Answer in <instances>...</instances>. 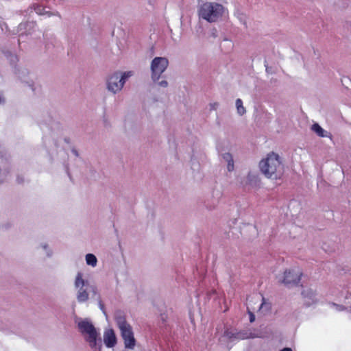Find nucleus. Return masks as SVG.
<instances>
[{
    "instance_id": "obj_1",
    "label": "nucleus",
    "mask_w": 351,
    "mask_h": 351,
    "mask_svg": "<svg viewBox=\"0 0 351 351\" xmlns=\"http://www.w3.org/2000/svg\"><path fill=\"white\" fill-rule=\"evenodd\" d=\"M262 173L268 178H279L284 172V160L278 153L271 152L259 162Z\"/></svg>"
},
{
    "instance_id": "obj_2",
    "label": "nucleus",
    "mask_w": 351,
    "mask_h": 351,
    "mask_svg": "<svg viewBox=\"0 0 351 351\" xmlns=\"http://www.w3.org/2000/svg\"><path fill=\"white\" fill-rule=\"evenodd\" d=\"M169 60L166 57H155L150 62V77L152 82L159 88H167L169 82L162 79V75L169 66Z\"/></svg>"
},
{
    "instance_id": "obj_3",
    "label": "nucleus",
    "mask_w": 351,
    "mask_h": 351,
    "mask_svg": "<svg viewBox=\"0 0 351 351\" xmlns=\"http://www.w3.org/2000/svg\"><path fill=\"white\" fill-rule=\"evenodd\" d=\"M224 12L225 9L222 5L217 2H205L199 6L198 14L199 18L213 23L218 21Z\"/></svg>"
},
{
    "instance_id": "obj_4",
    "label": "nucleus",
    "mask_w": 351,
    "mask_h": 351,
    "mask_svg": "<svg viewBox=\"0 0 351 351\" xmlns=\"http://www.w3.org/2000/svg\"><path fill=\"white\" fill-rule=\"evenodd\" d=\"M301 271L298 268H288L280 271L276 275L278 283L285 286H293L299 283L301 278Z\"/></svg>"
},
{
    "instance_id": "obj_5",
    "label": "nucleus",
    "mask_w": 351,
    "mask_h": 351,
    "mask_svg": "<svg viewBox=\"0 0 351 351\" xmlns=\"http://www.w3.org/2000/svg\"><path fill=\"white\" fill-rule=\"evenodd\" d=\"M115 321L118 325L121 335L124 339L125 348H132V330L129 324L126 322L125 316L123 313L116 312L114 315Z\"/></svg>"
},
{
    "instance_id": "obj_6",
    "label": "nucleus",
    "mask_w": 351,
    "mask_h": 351,
    "mask_svg": "<svg viewBox=\"0 0 351 351\" xmlns=\"http://www.w3.org/2000/svg\"><path fill=\"white\" fill-rule=\"evenodd\" d=\"M132 75L131 71L121 73L115 72L112 74L107 80V88L108 90L116 93L120 91L127 79Z\"/></svg>"
},
{
    "instance_id": "obj_7",
    "label": "nucleus",
    "mask_w": 351,
    "mask_h": 351,
    "mask_svg": "<svg viewBox=\"0 0 351 351\" xmlns=\"http://www.w3.org/2000/svg\"><path fill=\"white\" fill-rule=\"evenodd\" d=\"M78 328L82 334L88 335L86 340L91 348H95L98 334L94 326L88 321H82L78 323Z\"/></svg>"
},
{
    "instance_id": "obj_8",
    "label": "nucleus",
    "mask_w": 351,
    "mask_h": 351,
    "mask_svg": "<svg viewBox=\"0 0 351 351\" xmlns=\"http://www.w3.org/2000/svg\"><path fill=\"white\" fill-rule=\"evenodd\" d=\"M225 336L230 339H246L261 337L258 333L252 332V331H243L235 333L229 330L225 332Z\"/></svg>"
},
{
    "instance_id": "obj_9",
    "label": "nucleus",
    "mask_w": 351,
    "mask_h": 351,
    "mask_svg": "<svg viewBox=\"0 0 351 351\" xmlns=\"http://www.w3.org/2000/svg\"><path fill=\"white\" fill-rule=\"evenodd\" d=\"M104 341L108 348H112L117 343V338L114 332L112 329L105 331L104 335Z\"/></svg>"
},
{
    "instance_id": "obj_10",
    "label": "nucleus",
    "mask_w": 351,
    "mask_h": 351,
    "mask_svg": "<svg viewBox=\"0 0 351 351\" xmlns=\"http://www.w3.org/2000/svg\"><path fill=\"white\" fill-rule=\"evenodd\" d=\"M254 302H257L258 303L261 302V304H258L257 307L258 311L263 310L265 306H267V308H269V305L264 302V298L257 295L256 297L252 298L250 300H248L247 309L249 311L250 309L253 311L256 310V308L252 305Z\"/></svg>"
},
{
    "instance_id": "obj_11",
    "label": "nucleus",
    "mask_w": 351,
    "mask_h": 351,
    "mask_svg": "<svg viewBox=\"0 0 351 351\" xmlns=\"http://www.w3.org/2000/svg\"><path fill=\"white\" fill-rule=\"evenodd\" d=\"M221 158L226 163L228 171L232 172L234 170V162L232 154L225 152L221 154Z\"/></svg>"
},
{
    "instance_id": "obj_12",
    "label": "nucleus",
    "mask_w": 351,
    "mask_h": 351,
    "mask_svg": "<svg viewBox=\"0 0 351 351\" xmlns=\"http://www.w3.org/2000/svg\"><path fill=\"white\" fill-rule=\"evenodd\" d=\"M311 130L320 137H329L330 134L324 130L318 123H314L311 126Z\"/></svg>"
},
{
    "instance_id": "obj_13",
    "label": "nucleus",
    "mask_w": 351,
    "mask_h": 351,
    "mask_svg": "<svg viewBox=\"0 0 351 351\" xmlns=\"http://www.w3.org/2000/svg\"><path fill=\"white\" fill-rule=\"evenodd\" d=\"M235 107L237 109V113L239 116H243L247 112L245 107L243 106V101L241 99H236Z\"/></svg>"
},
{
    "instance_id": "obj_14",
    "label": "nucleus",
    "mask_w": 351,
    "mask_h": 351,
    "mask_svg": "<svg viewBox=\"0 0 351 351\" xmlns=\"http://www.w3.org/2000/svg\"><path fill=\"white\" fill-rule=\"evenodd\" d=\"M77 299L79 302H84L88 300V293L86 290L84 289L82 287H80L77 295Z\"/></svg>"
},
{
    "instance_id": "obj_15",
    "label": "nucleus",
    "mask_w": 351,
    "mask_h": 351,
    "mask_svg": "<svg viewBox=\"0 0 351 351\" xmlns=\"http://www.w3.org/2000/svg\"><path fill=\"white\" fill-rule=\"evenodd\" d=\"M258 177L256 173L250 171L246 177V182L249 184H254L258 182Z\"/></svg>"
},
{
    "instance_id": "obj_16",
    "label": "nucleus",
    "mask_w": 351,
    "mask_h": 351,
    "mask_svg": "<svg viewBox=\"0 0 351 351\" xmlns=\"http://www.w3.org/2000/svg\"><path fill=\"white\" fill-rule=\"evenodd\" d=\"M86 261L88 265L95 267L97 265V260L94 254H88L86 256Z\"/></svg>"
},
{
    "instance_id": "obj_17",
    "label": "nucleus",
    "mask_w": 351,
    "mask_h": 351,
    "mask_svg": "<svg viewBox=\"0 0 351 351\" xmlns=\"http://www.w3.org/2000/svg\"><path fill=\"white\" fill-rule=\"evenodd\" d=\"M85 285V281L82 278V275L80 273H78L75 282V285L76 287H82Z\"/></svg>"
},
{
    "instance_id": "obj_18",
    "label": "nucleus",
    "mask_w": 351,
    "mask_h": 351,
    "mask_svg": "<svg viewBox=\"0 0 351 351\" xmlns=\"http://www.w3.org/2000/svg\"><path fill=\"white\" fill-rule=\"evenodd\" d=\"M44 10H45V8H43L42 6H40V5H36L34 6V10L36 11V12L37 14H43L44 12L43 11Z\"/></svg>"
},
{
    "instance_id": "obj_19",
    "label": "nucleus",
    "mask_w": 351,
    "mask_h": 351,
    "mask_svg": "<svg viewBox=\"0 0 351 351\" xmlns=\"http://www.w3.org/2000/svg\"><path fill=\"white\" fill-rule=\"evenodd\" d=\"M219 106V104L218 102H213V103H210L209 104L210 108L213 110H217Z\"/></svg>"
},
{
    "instance_id": "obj_20",
    "label": "nucleus",
    "mask_w": 351,
    "mask_h": 351,
    "mask_svg": "<svg viewBox=\"0 0 351 351\" xmlns=\"http://www.w3.org/2000/svg\"><path fill=\"white\" fill-rule=\"evenodd\" d=\"M334 306L336 308L337 310L338 311H341L343 309V308L340 306H338V305H335L334 304Z\"/></svg>"
},
{
    "instance_id": "obj_21",
    "label": "nucleus",
    "mask_w": 351,
    "mask_h": 351,
    "mask_svg": "<svg viewBox=\"0 0 351 351\" xmlns=\"http://www.w3.org/2000/svg\"><path fill=\"white\" fill-rule=\"evenodd\" d=\"M254 319H255L254 315L250 313V322H254Z\"/></svg>"
},
{
    "instance_id": "obj_22",
    "label": "nucleus",
    "mask_w": 351,
    "mask_h": 351,
    "mask_svg": "<svg viewBox=\"0 0 351 351\" xmlns=\"http://www.w3.org/2000/svg\"><path fill=\"white\" fill-rule=\"evenodd\" d=\"M280 351H292V350L289 348H285L281 350Z\"/></svg>"
},
{
    "instance_id": "obj_23",
    "label": "nucleus",
    "mask_w": 351,
    "mask_h": 351,
    "mask_svg": "<svg viewBox=\"0 0 351 351\" xmlns=\"http://www.w3.org/2000/svg\"><path fill=\"white\" fill-rule=\"evenodd\" d=\"M4 101L3 98L0 95V104L3 103Z\"/></svg>"
},
{
    "instance_id": "obj_24",
    "label": "nucleus",
    "mask_w": 351,
    "mask_h": 351,
    "mask_svg": "<svg viewBox=\"0 0 351 351\" xmlns=\"http://www.w3.org/2000/svg\"><path fill=\"white\" fill-rule=\"evenodd\" d=\"M73 152L75 154V155L76 156H78V153H77V152L76 150L73 149Z\"/></svg>"
},
{
    "instance_id": "obj_25",
    "label": "nucleus",
    "mask_w": 351,
    "mask_h": 351,
    "mask_svg": "<svg viewBox=\"0 0 351 351\" xmlns=\"http://www.w3.org/2000/svg\"><path fill=\"white\" fill-rule=\"evenodd\" d=\"M343 80L346 81V82H350V80L348 77H345Z\"/></svg>"
}]
</instances>
